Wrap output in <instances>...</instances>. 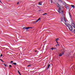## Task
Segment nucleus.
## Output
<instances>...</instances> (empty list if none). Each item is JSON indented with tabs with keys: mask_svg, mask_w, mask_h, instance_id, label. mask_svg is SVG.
<instances>
[{
	"mask_svg": "<svg viewBox=\"0 0 75 75\" xmlns=\"http://www.w3.org/2000/svg\"><path fill=\"white\" fill-rule=\"evenodd\" d=\"M63 20V18H61V21H63V20Z\"/></svg>",
	"mask_w": 75,
	"mask_h": 75,
	"instance_id": "obj_22",
	"label": "nucleus"
},
{
	"mask_svg": "<svg viewBox=\"0 0 75 75\" xmlns=\"http://www.w3.org/2000/svg\"><path fill=\"white\" fill-rule=\"evenodd\" d=\"M0 3H2L1 1V0H0Z\"/></svg>",
	"mask_w": 75,
	"mask_h": 75,
	"instance_id": "obj_30",
	"label": "nucleus"
},
{
	"mask_svg": "<svg viewBox=\"0 0 75 75\" xmlns=\"http://www.w3.org/2000/svg\"><path fill=\"white\" fill-rule=\"evenodd\" d=\"M65 25L66 26H67V27H68V24H67V23H65Z\"/></svg>",
	"mask_w": 75,
	"mask_h": 75,
	"instance_id": "obj_20",
	"label": "nucleus"
},
{
	"mask_svg": "<svg viewBox=\"0 0 75 75\" xmlns=\"http://www.w3.org/2000/svg\"><path fill=\"white\" fill-rule=\"evenodd\" d=\"M45 14H47V13H45Z\"/></svg>",
	"mask_w": 75,
	"mask_h": 75,
	"instance_id": "obj_35",
	"label": "nucleus"
},
{
	"mask_svg": "<svg viewBox=\"0 0 75 75\" xmlns=\"http://www.w3.org/2000/svg\"><path fill=\"white\" fill-rule=\"evenodd\" d=\"M64 11H61V13L62 14V15H64Z\"/></svg>",
	"mask_w": 75,
	"mask_h": 75,
	"instance_id": "obj_12",
	"label": "nucleus"
},
{
	"mask_svg": "<svg viewBox=\"0 0 75 75\" xmlns=\"http://www.w3.org/2000/svg\"><path fill=\"white\" fill-rule=\"evenodd\" d=\"M51 66V65L49 64L48 65V67L47 68V69H48V68H49V67H50Z\"/></svg>",
	"mask_w": 75,
	"mask_h": 75,
	"instance_id": "obj_15",
	"label": "nucleus"
},
{
	"mask_svg": "<svg viewBox=\"0 0 75 75\" xmlns=\"http://www.w3.org/2000/svg\"><path fill=\"white\" fill-rule=\"evenodd\" d=\"M71 25L73 27L75 28V23L74 22V21L72 20L71 21Z\"/></svg>",
	"mask_w": 75,
	"mask_h": 75,
	"instance_id": "obj_3",
	"label": "nucleus"
},
{
	"mask_svg": "<svg viewBox=\"0 0 75 75\" xmlns=\"http://www.w3.org/2000/svg\"><path fill=\"white\" fill-rule=\"evenodd\" d=\"M64 54V52H62L60 53L59 54V55L60 57H62V56Z\"/></svg>",
	"mask_w": 75,
	"mask_h": 75,
	"instance_id": "obj_5",
	"label": "nucleus"
},
{
	"mask_svg": "<svg viewBox=\"0 0 75 75\" xmlns=\"http://www.w3.org/2000/svg\"><path fill=\"white\" fill-rule=\"evenodd\" d=\"M9 68H12V66H11V65H9Z\"/></svg>",
	"mask_w": 75,
	"mask_h": 75,
	"instance_id": "obj_21",
	"label": "nucleus"
},
{
	"mask_svg": "<svg viewBox=\"0 0 75 75\" xmlns=\"http://www.w3.org/2000/svg\"><path fill=\"white\" fill-rule=\"evenodd\" d=\"M56 42H57V43H58V42L57 41H56Z\"/></svg>",
	"mask_w": 75,
	"mask_h": 75,
	"instance_id": "obj_33",
	"label": "nucleus"
},
{
	"mask_svg": "<svg viewBox=\"0 0 75 75\" xmlns=\"http://www.w3.org/2000/svg\"><path fill=\"white\" fill-rule=\"evenodd\" d=\"M57 46H59V44L58 43L57 44Z\"/></svg>",
	"mask_w": 75,
	"mask_h": 75,
	"instance_id": "obj_24",
	"label": "nucleus"
},
{
	"mask_svg": "<svg viewBox=\"0 0 75 75\" xmlns=\"http://www.w3.org/2000/svg\"><path fill=\"white\" fill-rule=\"evenodd\" d=\"M18 72L19 75H21V73H20V72L19 71H18Z\"/></svg>",
	"mask_w": 75,
	"mask_h": 75,
	"instance_id": "obj_16",
	"label": "nucleus"
},
{
	"mask_svg": "<svg viewBox=\"0 0 75 75\" xmlns=\"http://www.w3.org/2000/svg\"><path fill=\"white\" fill-rule=\"evenodd\" d=\"M13 64L15 65H17V63H13Z\"/></svg>",
	"mask_w": 75,
	"mask_h": 75,
	"instance_id": "obj_19",
	"label": "nucleus"
},
{
	"mask_svg": "<svg viewBox=\"0 0 75 75\" xmlns=\"http://www.w3.org/2000/svg\"><path fill=\"white\" fill-rule=\"evenodd\" d=\"M65 6L67 9H69V7L68 6H67V5H65Z\"/></svg>",
	"mask_w": 75,
	"mask_h": 75,
	"instance_id": "obj_7",
	"label": "nucleus"
},
{
	"mask_svg": "<svg viewBox=\"0 0 75 75\" xmlns=\"http://www.w3.org/2000/svg\"><path fill=\"white\" fill-rule=\"evenodd\" d=\"M31 66V65H28L27 67H30Z\"/></svg>",
	"mask_w": 75,
	"mask_h": 75,
	"instance_id": "obj_23",
	"label": "nucleus"
},
{
	"mask_svg": "<svg viewBox=\"0 0 75 75\" xmlns=\"http://www.w3.org/2000/svg\"><path fill=\"white\" fill-rule=\"evenodd\" d=\"M1 57H2V56H3V55L2 54H1Z\"/></svg>",
	"mask_w": 75,
	"mask_h": 75,
	"instance_id": "obj_28",
	"label": "nucleus"
},
{
	"mask_svg": "<svg viewBox=\"0 0 75 75\" xmlns=\"http://www.w3.org/2000/svg\"><path fill=\"white\" fill-rule=\"evenodd\" d=\"M41 20V18H40L39 19H38L36 21H35V23H37V22H38V21H39V20Z\"/></svg>",
	"mask_w": 75,
	"mask_h": 75,
	"instance_id": "obj_8",
	"label": "nucleus"
},
{
	"mask_svg": "<svg viewBox=\"0 0 75 75\" xmlns=\"http://www.w3.org/2000/svg\"><path fill=\"white\" fill-rule=\"evenodd\" d=\"M64 21L65 23H67V20H66V19H65V17H64Z\"/></svg>",
	"mask_w": 75,
	"mask_h": 75,
	"instance_id": "obj_14",
	"label": "nucleus"
},
{
	"mask_svg": "<svg viewBox=\"0 0 75 75\" xmlns=\"http://www.w3.org/2000/svg\"><path fill=\"white\" fill-rule=\"evenodd\" d=\"M69 28L71 31H72V27L69 24H68Z\"/></svg>",
	"mask_w": 75,
	"mask_h": 75,
	"instance_id": "obj_2",
	"label": "nucleus"
},
{
	"mask_svg": "<svg viewBox=\"0 0 75 75\" xmlns=\"http://www.w3.org/2000/svg\"><path fill=\"white\" fill-rule=\"evenodd\" d=\"M61 8H59V9L58 10V12L59 13V14L61 13Z\"/></svg>",
	"mask_w": 75,
	"mask_h": 75,
	"instance_id": "obj_6",
	"label": "nucleus"
},
{
	"mask_svg": "<svg viewBox=\"0 0 75 75\" xmlns=\"http://www.w3.org/2000/svg\"><path fill=\"white\" fill-rule=\"evenodd\" d=\"M3 64V65H5V67H7V64H6L4 63Z\"/></svg>",
	"mask_w": 75,
	"mask_h": 75,
	"instance_id": "obj_17",
	"label": "nucleus"
},
{
	"mask_svg": "<svg viewBox=\"0 0 75 75\" xmlns=\"http://www.w3.org/2000/svg\"><path fill=\"white\" fill-rule=\"evenodd\" d=\"M51 50H55L56 48H54V47H52V48H50Z\"/></svg>",
	"mask_w": 75,
	"mask_h": 75,
	"instance_id": "obj_13",
	"label": "nucleus"
},
{
	"mask_svg": "<svg viewBox=\"0 0 75 75\" xmlns=\"http://www.w3.org/2000/svg\"><path fill=\"white\" fill-rule=\"evenodd\" d=\"M69 15H70V12H69Z\"/></svg>",
	"mask_w": 75,
	"mask_h": 75,
	"instance_id": "obj_37",
	"label": "nucleus"
},
{
	"mask_svg": "<svg viewBox=\"0 0 75 75\" xmlns=\"http://www.w3.org/2000/svg\"><path fill=\"white\" fill-rule=\"evenodd\" d=\"M58 5H59V4H58Z\"/></svg>",
	"mask_w": 75,
	"mask_h": 75,
	"instance_id": "obj_39",
	"label": "nucleus"
},
{
	"mask_svg": "<svg viewBox=\"0 0 75 75\" xmlns=\"http://www.w3.org/2000/svg\"><path fill=\"white\" fill-rule=\"evenodd\" d=\"M45 13L43 14H42V16H45L44 15H45Z\"/></svg>",
	"mask_w": 75,
	"mask_h": 75,
	"instance_id": "obj_27",
	"label": "nucleus"
},
{
	"mask_svg": "<svg viewBox=\"0 0 75 75\" xmlns=\"http://www.w3.org/2000/svg\"><path fill=\"white\" fill-rule=\"evenodd\" d=\"M0 60H1V61H2V62H4V61H3V60H2V59H0Z\"/></svg>",
	"mask_w": 75,
	"mask_h": 75,
	"instance_id": "obj_25",
	"label": "nucleus"
},
{
	"mask_svg": "<svg viewBox=\"0 0 75 75\" xmlns=\"http://www.w3.org/2000/svg\"><path fill=\"white\" fill-rule=\"evenodd\" d=\"M71 6L72 7H73V8H75V6H74V5H71Z\"/></svg>",
	"mask_w": 75,
	"mask_h": 75,
	"instance_id": "obj_10",
	"label": "nucleus"
},
{
	"mask_svg": "<svg viewBox=\"0 0 75 75\" xmlns=\"http://www.w3.org/2000/svg\"><path fill=\"white\" fill-rule=\"evenodd\" d=\"M69 16H70V17H71V14H70Z\"/></svg>",
	"mask_w": 75,
	"mask_h": 75,
	"instance_id": "obj_36",
	"label": "nucleus"
},
{
	"mask_svg": "<svg viewBox=\"0 0 75 75\" xmlns=\"http://www.w3.org/2000/svg\"><path fill=\"white\" fill-rule=\"evenodd\" d=\"M56 47H57V46H58L57 45H56Z\"/></svg>",
	"mask_w": 75,
	"mask_h": 75,
	"instance_id": "obj_38",
	"label": "nucleus"
},
{
	"mask_svg": "<svg viewBox=\"0 0 75 75\" xmlns=\"http://www.w3.org/2000/svg\"><path fill=\"white\" fill-rule=\"evenodd\" d=\"M59 1H61V0H58Z\"/></svg>",
	"mask_w": 75,
	"mask_h": 75,
	"instance_id": "obj_34",
	"label": "nucleus"
},
{
	"mask_svg": "<svg viewBox=\"0 0 75 75\" xmlns=\"http://www.w3.org/2000/svg\"><path fill=\"white\" fill-rule=\"evenodd\" d=\"M19 4V2H18L17 3V4Z\"/></svg>",
	"mask_w": 75,
	"mask_h": 75,
	"instance_id": "obj_31",
	"label": "nucleus"
},
{
	"mask_svg": "<svg viewBox=\"0 0 75 75\" xmlns=\"http://www.w3.org/2000/svg\"><path fill=\"white\" fill-rule=\"evenodd\" d=\"M38 4H39V5H40V6H42V2H39Z\"/></svg>",
	"mask_w": 75,
	"mask_h": 75,
	"instance_id": "obj_9",
	"label": "nucleus"
},
{
	"mask_svg": "<svg viewBox=\"0 0 75 75\" xmlns=\"http://www.w3.org/2000/svg\"><path fill=\"white\" fill-rule=\"evenodd\" d=\"M64 54V52H62L60 53L59 54V55L60 57H62V56Z\"/></svg>",
	"mask_w": 75,
	"mask_h": 75,
	"instance_id": "obj_4",
	"label": "nucleus"
},
{
	"mask_svg": "<svg viewBox=\"0 0 75 75\" xmlns=\"http://www.w3.org/2000/svg\"><path fill=\"white\" fill-rule=\"evenodd\" d=\"M29 27H28V28H25V27H24L23 28V29H25H25H26V30H28V29H29Z\"/></svg>",
	"mask_w": 75,
	"mask_h": 75,
	"instance_id": "obj_11",
	"label": "nucleus"
},
{
	"mask_svg": "<svg viewBox=\"0 0 75 75\" xmlns=\"http://www.w3.org/2000/svg\"><path fill=\"white\" fill-rule=\"evenodd\" d=\"M10 62L11 63H13V61H11Z\"/></svg>",
	"mask_w": 75,
	"mask_h": 75,
	"instance_id": "obj_26",
	"label": "nucleus"
},
{
	"mask_svg": "<svg viewBox=\"0 0 75 75\" xmlns=\"http://www.w3.org/2000/svg\"><path fill=\"white\" fill-rule=\"evenodd\" d=\"M74 33H75V29L74 30Z\"/></svg>",
	"mask_w": 75,
	"mask_h": 75,
	"instance_id": "obj_32",
	"label": "nucleus"
},
{
	"mask_svg": "<svg viewBox=\"0 0 75 75\" xmlns=\"http://www.w3.org/2000/svg\"><path fill=\"white\" fill-rule=\"evenodd\" d=\"M29 28H33L32 27H29Z\"/></svg>",
	"mask_w": 75,
	"mask_h": 75,
	"instance_id": "obj_29",
	"label": "nucleus"
},
{
	"mask_svg": "<svg viewBox=\"0 0 75 75\" xmlns=\"http://www.w3.org/2000/svg\"><path fill=\"white\" fill-rule=\"evenodd\" d=\"M69 28L71 31H72V27L69 24H68Z\"/></svg>",
	"mask_w": 75,
	"mask_h": 75,
	"instance_id": "obj_1",
	"label": "nucleus"
},
{
	"mask_svg": "<svg viewBox=\"0 0 75 75\" xmlns=\"http://www.w3.org/2000/svg\"><path fill=\"white\" fill-rule=\"evenodd\" d=\"M58 38H56L55 41H58Z\"/></svg>",
	"mask_w": 75,
	"mask_h": 75,
	"instance_id": "obj_18",
	"label": "nucleus"
}]
</instances>
